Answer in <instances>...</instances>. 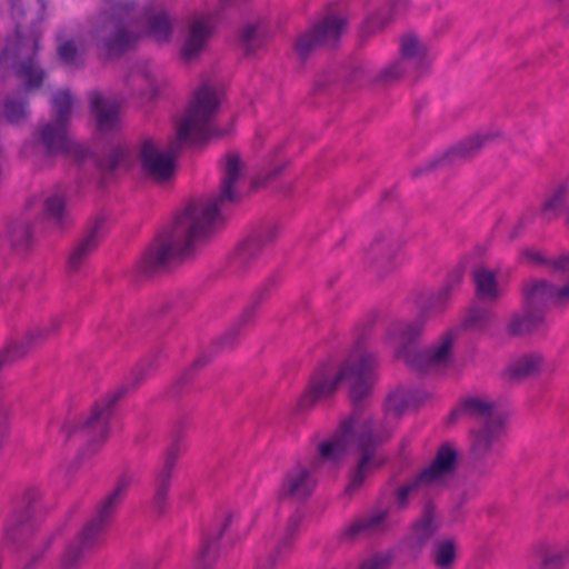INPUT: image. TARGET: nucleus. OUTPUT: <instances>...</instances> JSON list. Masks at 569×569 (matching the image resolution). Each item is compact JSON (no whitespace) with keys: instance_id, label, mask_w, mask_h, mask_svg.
I'll use <instances>...</instances> for the list:
<instances>
[{"instance_id":"50","label":"nucleus","mask_w":569,"mask_h":569,"mask_svg":"<svg viewBox=\"0 0 569 569\" xmlns=\"http://www.w3.org/2000/svg\"><path fill=\"white\" fill-rule=\"evenodd\" d=\"M57 330H58V327L54 325H51L48 327H36L26 333V336L23 337V340L32 349L34 345L46 340L51 335L56 333Z\"/></svg>"},{"instance_id":"20","label":"nucleus","mask_w":569,"mask_h":569,"mask_svg":"<svg viewBox=\"0 0 569 569\" xmlns=\"http://www.w3.org/2000/svg\"><path fill=\"white\" fill-rule=\"evenodd\" d=\"M303 513L297 509L289 517L286 528L276 541L274 546L266 555L257 559L254 569H274L281 559L288 555L298 535Z\"/></svg>"},{"instance_id":"18","label":"nucleus","mask_w":569,"mask_h":569,"mask_svg":"<svg viewBox=\"0 0 569 569\" xmlns=\"http://www.w3.org/2000/svg\"><path fill=\"white\" fill-rule=\"evenodd\" d=\"M496 137L497 134L491 131H481L471 134L449 149L441 158L430 160L425 166L416 168L413 170V176L418 177L425 172L431 171L445 162H453L459 159H470L477 156L481 149L490 143Z\"/></svg>"},{"instance_id":"13","label":"nucleus","mask_w":569,"mask_h":569,"mask_svg":"<svg viewBox=\"0 0 569 569\" xmlns=\"http://www.w3.org/2000/svg\"><path fill=\"white\" fill-rule=\"evenodd\" d=\"M502 423L482 425L471 431L470 459L472 462L471 476L485 477L492 469L489 460L499 452Z\"/></svg>"},{"instance_id":"51","label":"nucleus","mask_w":569,"mask_h":569,"mask_svg":"<svg viewBox=\"0 0 569 569\" xmlns=\"http://www.w3.org/2000/svg\"><path fill=\"white\" fill-rule=\"evenodd\" d=\"M183 451V447L179 440L172 442L166 450L163 465L160 468L162 471L173 473L176 463Z\"/></svg>"},{"instance_id":"1","label":"nucleus","mask_w":569,"mask_h":569,"mask_svg":"<svg viewBox=\"0 0 569 569\" xmlns=\"http://www.w3.org/2000/svg\"><path fill=\"white\" fill-rule=\"evenodd\" d=\"M376 356L358 340L338 371L323 363L310 376L305 392L298 400L297 410L305 412L317 402L331 398L342 381L350 382L351 416L341 421L332 438L318 447L319 456L298 459L282 475L277 497L280 501L306 502L316 491L322 461H339L355 448L361 458L346 488L347 493L358 490L370 472L383 463L378 448L391 437L382 423L363 413L376 381Z\"/></svg>"},{"instance_id":"38","label":"nucleus","mask_w":569,"mask_h":569,"mask_svg":"<svg viewBox=\"0 0 569 569\" xmlns=\"http://www.w3.org/2000/svg\"><path fill=\"white\" fill-rule=\"evenodd\" d=\"M51 103L54 113L53 120L68 126L73 104V97L70 91L67 89L57 91L52 96Z\"/></svg>"},{"instance_id":"61","label":"nucleus","mask_w":569,"mask_h":569,"mask_svg":"<svg viewBox=\"0 0 569 569\" xmlns=\"http://www.w3.org/2000/svg\"><path fill=\"white\" fill-rule=\"evenodd\" d=\"M293 317H297V318H306V317H310V316H313L311 312H310V303L308 300H301L299 301L296 307H295V311H293Z\"/></svg>"},{"instance_id":"16","label":"nucleus","mask_w":569,"mask_h":569,"mask_svg":"<svg viewBox=\"0 0 569 569\" xmlns=\"http://www.w3.org/2000/svg\"><path fill=\"white\" fill-rule=\"evenodd\" d=\"M278 234L279 227L277 224L269 223L263 226L237 247L230 258L229 266L237 270H250L260 258L262 251L276 241Z\"/></svg>"},{"instance_id":"30","label":"nucleus","mask_w":569,"mask_h":569,"mask_svg":"<svg viewBox=\"0 0 569 569\" xmlns=\"http://www.w3.org/2000/svg\"><path fill=\"white\" fill-rule=\"evenodd\" d=\"M569 180L558 182L549 188L545 200L541 204V216L545 220L551 221L559 216L566 213L569 209Z\"/></svg>"},{"instance_id":"48","label":"nucleus","mask_w":569,"mask_h":569,"mask_svg":"<svg viewBox=\"0 0 569 569\" xmlns=\"http://www.w3.org/2000/svg\"><path fill=\"white\" fill-rule=\"evenodd\" d=\"M128 151L121 146L113 147L101 161V168L107 173H112L127 158Z\"/></svg>"},{"instance_id":"43","label":"nucleus","mask_w":569,"mask_h":569,"mask_svg":"<svg viewBox=\"0 0 569 569\" xmlns=\"http://www.w3.org/2000/svg\"><path fill=\"white\" fill-rule=\"evenodd\" d=\"M469 263V258L465 257L458 261V263L448 272L445 284L441 287L447 295L451 298L453 297L455 291L460 287L463 281L467 268Z\"/></svg>"},{"instance_id":"32","label":"nucleus","mask_w":569,"mask_h":569,"mask_svg":"<svg viewBox=\"0 0 569 569\" xmlns=\"http://www.w3.org/2000/svg\"><path fill=\"white\" fill-rule=\"evenodd\" d=\"M411 70L399 57L386 63L376 73H368L367 78L375 84L389 87L400 82Z\"/></svg>"},{"instance_id":"56","label":"nucleus","mask_w":569,"mask_h":569,"mask_svg":"<svg viewBox=\"0 0 569 569\" xmlns=\"http://www.w3.org/2000/svg\"><path fill=\"white\" fill-rule=\"evenodd\" d=\"M493 317L492 310L480 302H473L468 308L465 320H488Z\"/></svg>"},{"instance_id":"54","label":"nucleus","mask_w":569,"mask_h":569,"mask_svg":"<svg viewBox=\"0 0 569 569\" xmlns=\"http://www.w3.org/2000/svg\"><path fill=\"white\" fill-rule=\"evenodd\" d=\"M51 541H52V537L43 538L37 546L31 558L26 563H23V566L20 569H36L38 563L40 562L44 551L49 549Z\"/></svg>"},{"instance_id":"59","label":"nucleus","mask_w":569,"mask_h":569,"mask_svg":"<svg viewBox=\"0 0 569 569\" xmlns=\"http://www.w3.org/2000/svg\"><path fill=\"white\" fill-rule=\"evenodd\" d=\"M389 560L385 557H372L366 559L359 566V569H388Z\"/></svg>"},{"instance_id":"55","label":"nucleus","mask_w":569,"mask_h":569,"mask_svg":"<svg viewBox=\"0 0 569 569\" xmlns=\"http://www.w3.org/2000/svg\"><path fill=\"white\" fill-rule=\"evenodd\" d=\"M522 257L528 263L548 270L551 256H547L545 252L539 250L527 249L522 252Z\"/></svg>"},{"instance_id":"40","label":"nucleus","mask_w":569,"mask_h":569,"mask_svg":"<svg viewBox=\"0 0 569 569\" xmlns=\"http://www.w3.org/2000/svg\"><path fill=\"white\" fill-rule=\"evenodd\" d=\"M31 351L30 346L23 340V338H12L4 347L0 350V356L3 358L6 363L10 367L17 362L23 360Z\"/></svg>"},{"instance_id":"60","label":"nucleus","mask_w":569,"mask_h":569,"mask_svg":"<svg viewBox=\"0 0 569 569\" xmlns=\"http://www.w3.org/2000/svg\"><path fill=\"white\" fill-rule=\"evenodd\" d=\"M284 166H286L284 163L277 164L273 169H271L266 174V177L263 179L260 178V177L256 178L253 180V186L254 187H260V186L264 184L268 180H271V179L276 178L278 174H280V172L282 171Z\"/></svg>"},{"instance_id":"5","label":"nucleus","mask_w":569,"mask_h":569,"mask_svg":"<svg viewBox=\"0 0 569 569\" xmlns=\"http://www.w3.org/2000/svg\"><path fill=\"white\" fill-rule=\"evenodd\" d=\"M422 322H397L390 332V339L397 346L398 356L413 370L421 373L441 372L453 365V345L460 335V328L446 331L431 347L421 351H411L422 333Z\"/></svg>"},{"instance_id":"27","label":"nucleus","mask_w":569,"mask_h":569,"mask_svg":"<svg viewBox=\"0 0 569 569\" xmlns=\"http://www.w3.org/2000/svg\"><path fill=\"white\" fill-rule=\"evenodd\" d=\"M90 101L98 129L103 132L117 130L120 126V104L99 92H93Z\"/></svg>"},{"instance_id":"34","label":"nucleus","mask_w":569,"mask_h":569,"mask_svg":"<svg viewBox=\"0 0 569 569\" xmlns=\"http://www.w3.org/2000/svg\"><path fill=\"white\" fill-rule=\"evenodd\" d=\"M173 473L159 470L153 479L152 503L159 515H163L168 506V496Z\"/></svg>"},{"instance_id":"7","label":"nucleus","mask_w":569,"mask_h":569,"mask_svg":"<svg viewBox=\"0 0 569 569\" xmlns=\"http://www.w3.org/2000/svg\"><path fill=\"white\" fill-rule=\"evenodd\" d=\"M11 14L16 21L17 61L12 64L14 76L23 83L27 91L39 89L44 80L46 72L40 67L36 54L39 50V32L34 22L39 20L38 13L33 17L20 8L19 0H10ZM28 6L42 11V0H27Z\"/></svg>"},{"instance_id":"23","label":"nucleus","mask_w":569,"mask_h":569,"mask_svg":"<svg viewBox=\"0 0 569 569\" xmlns=\"http://www.w3.org/2000/svg\"><path fill=\"white\" fill-rule=\"evenodd\" d=\"M106 233V219L97 217L91 222L86 236L74 246L69 259L68 268L70 271H78L98 248L101 239Z\"/></svg>"},{"instance_id":"63","label":"nucleus","mask_w":569,"mask_h":569,"mask_svg":"<svg viewBox=\"0 0 569 569\" xmlns=\"http://www.w3.org/2000/svg\"><path fill=\"white\" fill-rule=\"evenodd\" d=\"M553 2L556 3H559L560 6H562L565 9H568L569 10V0H552Z\"/></svg>"},{"instance_id":"3","label":"nucleus","mask_w":569,"mask_h":569,"mask_svg":"<svg viewBox=\"0 0 569 569\" xmlns=\"http://www.w3.org/2000/svg\"><path fill=\"white\" fill-rule=\"evenodd\" d=\"M148 36L158 43L169 42L172 20L166 11H141L132 0H118L98 12L89 23L90 44L107 54H120Z\"/></svg>"},{"instance_id":"4","label":"nucleus","mask_w":569,"mask_h":569,"mask_svg":"<svg viewBox=\"0 0 569 569\" xmlns=\"http://www.w3.org/2000/svg\"><path fill=\"white\" fill-rule=\"evenodd\" d=\"M219 103L216 90L207 83L201 86L194 92L184 116L178 123L177 138L168 150H161L152 139H146L141 143L139 161L142 172L152 180L164 182L173 176V157L182 144L220 136L214 127Z\"/></svg>"},{"instance_id":"24","label":"nucleus","mask_w":569,"mask_h":569,"mask_svg":"<svg viewBox=\"0 0 569 569\" xmlns=\"http://www.w3.org/2000/svg\"><path fill=\"white\" fill-rule=\"evenodd\" d=\"M233 515L223 513L217 519L202 538L201 546L197 556V565L200 569H209L219 556V539L229 529Z\"/></svg>"},{"instance_id":"57","label":"nucleus","mask_w":569,"mask_h":569,"mask_svg":"<svg viewBox=\"0 0 569 569\" xmlns=\"http://www.w3.org/2000/svg\"><path fill=\"white\" fill-rule=\"evenodd\" d=\"M406 408L407 401L401 393H393L388 397L386 409L389 415L392 413L398 417L405 411Z\"/></svg>"},{"instance_id":"53","label":"nucleus","mask_w":569,"mask_h":569,"mask_svg":"<svg viewBox=\"0 0 569 569\" xmlns=\"http://www.w3.org/2000/svg\"><path fill=\"white\" fill-rule=\"evenodd\" d=\"M548 271L552 274H569V252L551 256Z\"/></svg>"},{"instance_id":"21","label":"nucleus","mask_w":569,"mask_h":569,"mask_svg":"<svg viewBox=\"0 0 569 569\" xmlns=\"http://www.w3.org/2000/svg\"><path fill=\"white\" fill-rule=\"evenodd\" d=\"M398 57L417 77L429 72L432 66L428 46L413 33H406L400 38Z\"/></svg>"},{"instance_id":"9","label":"nucleus","mask_w":569,"mask_h":569,"mask_svg":"<svg viewBox=\"0 0 569 569\" xmlns=\"http://www.w3.org/2000/svg\"><path fill=\"white\" fill-rule=\"evenodd\" d=\"M128 388L122 386L117 390L106 395L98 400L91 410V413L80 423L67 421L61 431L66 435V441L71 438H79L87 441V448L81 451L90 455L97 452L100 446L107 440L109 435V422L113 415L116 403L123 398Z\"/></svg>"},{"instance_id":"62","label":"nucleus","mask_w":569,"mask_h":569,"mask_svg":"<svg viewBox=\"0 0 569 569\" xmlns=\"http://www.w3.org/2000/svg\"><path fill=\"white\" fill-rule=\"evenodd\" d=\"M385 317H387V315L382 310H376L375 313L372 315L373 319H379V318H385Z\"/></svg>"},{"instance_id":"31","label":"nucleus","mask_w":569,"mask_h":569,"mask_svg":"<svg viewBox=\"0 0 569 569\" xmlns=\"http://www.w3.org/2000/svg\"><path fill=\"white\" fill-rule=\"evenodd\" d=\"M542 360V357L538 353L523 355L507 366L502 377L511 382L535 377L541 370Z\"/></svg>"},{"instance_id":"10","label":"nucleus","mask_w":569,"mask_h":569,"mask_svg":"<svg viewBox=\"0 0 569 569\" xmlns=\"http://www.w3.org/2000/svg\"><path fill=\"white\" fill-rule=\"evenodd\" d=\"M403 246L405 240L400 229L391 224L380 227L365 249V262L379 277H386L401 266L400 251Z\"/></svg>"},{"instance_id":"44","label":"nucleus","mask_w":569,"mask_h":569,"mask_svg":"<svg viewBox=\"0 0 569 569\" xmlns=\"http://www.w3.org/2000/svg\"><path fill=\"white\" fill-rule=\"evenodd\" d=\"M264 32L261 26L248 24L241 32V44L247 53H251L261 47Z\"/></svg>"},{"instance_id":"8","label":"nucleus","mask_w":569,"mask_h":569,"mask_svg":"<svg viewBox=\"0 0 569 569\" xmlns=\"http://www.w3.org/2000/svg\"><path fill=\"white\" fill-rule=\"evenodd\" d=\"M457 451L449 445H442L433 461L411 481L400 486L395 493L398 511H405L410 503V497L437 496L446 486L450 475L457 467Z\"/></svg>"},{"instance_id":"37","label":"nucleus","mask_w":569,"mask_h":569,"mask_svg":"<svg viewBox=\"0 0 569 569\" xmlns=\"http://www.w3.org/2000/svg\"><path fill=\"white\" fill-rule=\"evenodd\" d=\"M506 333L511 338H542L547 328L545 322H506Z\"/></svg>"},{"instance_id":"49","label":"nucleus","mask_w":569,"mask_h":569,"mask_svg":"<svg viewBox=\"0 0 569 569\" xmlns=\"http://www.w3.org/2000/svg\"><path fill=\"white\" fill-rule=\"evenodd\" d=\"M216 356V352H204L202 355H200L193 362L192 365L190 366V368L184 371L182 373V376L179 378L178 382H177V387H179L180 385H183V383H187L189 382L194 372L204 368L208 363H210V361L213 359V357Z\"/></svg>"},{"instance_id":"45","label":"nucleus","mask_w":569,"mask_h":569,"mask_svg":"<svg viewBox=\"0 0 569 569\" xmlns=\"http://www.w3.org/2000/svg\"><path fill=\"white\" fill-rule=\"evenodd\" d=\"M44 213L57 224H62L66 218V201L60 194L49 196L44 201Z\"/></svg>"},{"instance_id":"2","label":"nucleus","mask_w":569,"mask_h":569,"mask_svg":"<svg viewBox=\"0 0 569 569\" xmlns=\"http://www.w3.org/2000/svg\"><path fill=\"white\" fill-rule=\"evenodd\" d=\"M246 176V164L236 152L226 154L222 161V177L217 196L201 198L187 206L172 226L162 231L150 244L138 262L143 273H153L171 263L190 260L197 242L206 238L221 219V210L238 202L242 193L240 183Z\"/></svg>"},{"instance_id":"26","label":"nucleus","mask_w":569,"mask_h":569,"mask_svg":"<svg viewBox=\"0 0 569 569\" xmlns=\"http://www.w3.org/2000/svg\"><path fill=\"white\" fill-rule=\"evenodd\" d=\"M459 415L479 420L482 425L502 423L501 416L497 412L496 403L483 397H469L465 399L461 407L450 415V419L455 420Z\"/></svg>"},{"instance_id":"14","label":"nucleus","mask_w":569,"mask_h":569,"mask_svg":"<svg viewBox=\"0 0 569 569\" xmlns=\"http://www.w3.org/2000/svg\"><path fill=\"white\" fill-rule=\"evenodd\" d=\"M347 20L342 17L329 16L312 30L302 33L296 41L295 50L301 60L309 57L320 47H333L345 30Z\"/></svg>"},{"instance_id":"25","label":"nucleus","mask_w":569,"mask_h":569,"mask_svg":"<svg viewBox=\"0 0 569 569\" xmlns=\"http://www.w3.org/2000/svg\"><path fill=\"white\" fill-rule=\"evenodd\" d=\"M475 295L482 302H497L505 295V288L498 279V272L487 266H478L472 272Z\"/></svg>"},{"instance_id":"47","label":"nucleus","mask_w":569,"mask_h":569,"mask_svg":"<svg viewBox=\"0 0 569 569\" xmlns=\"http://www.w3.org/2000/svg\"><path fill=\"white\" fill-rule=\"evenodd\" d=\"M181 309L182 308L173 299H163L152 306L150 317L179 318L182 316Z\"/></svg>"},{"instance_id":"41","label":"nucleus","mask_w":569,"mask_h":569,"mask_svg":"<svg viewBox=\"0 0 569 569\" xmlns=\"http://www.w3.org/2000/svg\"><path fill=\"white\" fill-rule=\"evenodd\" d=\"M540 553L547 569H562L569 562V549L563 546H547Z\"/></svg>"},{"instance_id":"52","label":"nucleus","mask_w":569,"mask_h":569,"mask_svg":"<svg viewBox=\"0 0 569 569\" xmlns=\"http://www.w3.org/2000/svg\"><path fill=\"white\" fill-rule=\"evenodd\" d=\"M158 359L153 357L143 361L132 373V383L133 386H138L142 382L150 373H152L158 368Z\"/></svg>"},{"instance_id":"58","label":"nucleus","mask_w":569,"mask_h":569,"mask_svg":"<svg viewBox=\"0 0 569 569\" xmlns=\"http://www.w3.org/2000/svg\"><path fill=\"white\" fill-rule=\"evenodd\" d=\"M240 330H241L240 327H234L230 331H228L226 335H223L221 338H219L214 342V346H216L217 350H223V349L232 348L237 343V341H238V337L240 335Z\"/></svg>"},{"instance_id":"12","label":"nucleus","mask_w":569,"mask_h":569,"mask_svg":"<svg viewBox=\"0 0 569 569\" xmlns=\"http://www.w3.org/2000/svg\"><path fill=\"white\" fill-rule=\"evenodd\" d=\"M523 307L531 317L569 305V281L557 286L548 280H531L522 288Z\"/></svg>"},{"instance_id":"42","label":"nucleus","mask_w":569,"mask_h":569,"mask_svg":"<svg viewBox=\"0 0 569 569\" xmlns=\"http://www.w3.org/2000/svg\"><path fill=\"white\" fill-rule=\"evenodd\" d=\"M456 560V545L449 539L435 545L433 561L440 569L450 568Z\"/></svg>"},{"instance_id":"6","label":"nucleus","mask_w":569,"mask_h":569,"mask_svg":"<svg viewBox=\"0 0 569 569\" xmlns=\"http://www.w3.org/2000/svg\"><path fill=\"white\" fill-rule=\"evenodd\" d=\"M131 482L130 475L120 476L114 488L97 505L93 516L67 546L61 557L63 569H78L84 558L100 546L103 533L111 523Z\"/></svg>"},{"instance_id":"36","label":"nucleus","mask_w":569,"mask_h":569,"mask_svg":"<svg viewBox=\"0 0 569 569\" xmlns=\"http://www.w3.org/2000/svg\"><path fill=\"white\" fill-rule=\"evenodd\" d=\"M27 97L18 93L6 97L3 101V113L8 122L19 123L29 117Z\"/></svg>"},{"instance_id":"17","label":"nucleus","mask_w":569,"mask_h":569,"mask_svg":"<svg viewBox=\"0 0 569 569\" xmlns=\"http://www.w3.org/2000/svg\"><path fill=\"white\" fill-rule=\"evenodd\" d=\"M33 141L41 146L48 156L74 152L79 158H84L88 152L86 148L70 141L68 126L54 120L40 124L33 133Z\"/></svg>"},{"instance_id":"39","label":"nucleus","mask_w":569,"mask_h":569,"mask_svg":"<svg viewBox=\"0 0 569 569\" xmlns=\"http://www.w3.org/2000/svg\"><path fill=\"white\" fill-rule=\"evenodd\" d=\"M277 284L274 278L268 279L257 291L253 293L248 306L244 309V317L249 320L258 317H262V302L269 296L272 288Z\"/></svg>"},{"instance_id":"35","label":"nucleus","mask_w":569,"mask_h":569,"mask_svg":"<svg viewBox=\"0 0 569 569\" xmlns=\"http://www.w3.org/2000/svg\"><path fill=\"white\" fill-rule=\"evenodd\" d=\"M9 242L17 252H24L32 244V232L27 221H16L8 230Z\"/></svg>"},{"instance_id":"11","label":"nucleus","mask_w":569,"mask_h":569,"mask_svg":"<svg viewBox=\"0 0 569 569\" xmlns=\"http://www.w3.org/2000/svg\"><path fill=\"white\" fill-rule=\"evenodd\" d=\"M41 493L36 488L27 489L7 520L6 538L14 545L31 540L39 527Z\"/></svg>"},{"instance_id":"46","label":"nucleus","mask_w":569,"mask_h":569,"mask_svg":"<svg viewBox=\"0 0 569 569\" xmlns=\"http://www.w3.org/2000/svg\"><path fill=\"white\" fill-rule=\"evenodd\" d=\"M59 59L68 67L79 68L82 64L81 53L73 40H66L58 46Z\"/></svg>"},{"instance_id":"15","label":"nucleus","mask_w":569,"mask_h":569,"mask_svg":"<svg viewBox=\"0 0 569 569\" xmlns=\"http://www.w3.org/2000/svg\"><path fill=\"white\" fill-rule=\"evenodd\" d=\"M397 523L391 518L389 508L373 510L351 521L341 531L340 540L351 543L362 538L382 536L391 531Z\"/></svg>"},{"instance_id":"64","label":"nucleus","mask_w":569,"mask_h":569,"mask_svg":"<svg viewBox=\"0 0 569 569\" xmlns=\"http://www.w3.org/2000/svg\"><path fill=\"white\" fill-rule=\"evenodd\" d=\"M563 223L567 228H569V209H567L566 213L563 214Z\"/></svg>"},{"instance_id":"33","label":"nucleus","mask_w":569,"mask_h":569,"mask_svg":"<svg viewBox=\"0 0 569 569\" xmlns=\"http://www.w3.org/2000/svg\"><path fill=\"white\" fill-rule=\"evenodd\" d=\"M127 86L133 93L152 99L158 92L156 74L147 67H138L130 72Z\"/></svg>"},{"instance_id":"22","label":"nucleus","mask_w":569,"mask_h":569,"mask_svg":"<svg viewBox=\"0 0 569 569\" xmlns=\"http://www.w3.org/2000/svg\"><path fill=\"white\" fill-rule=\"evenodd\" d=\"M423 503L419 518L412 523L409 546L412 549H422L440 529L435 496L421 497Z\"/></svg>"},{"instance_id":"29","label":"nucleus","mask_w":569,"mask_h":569,"mask_svg":"<svg viewBox=\"0 0 569 569\" xmlns=\"http://www.w3.org/2000/svg\"><path fill=\"white\" fill-rule=\"evenodd\" d=\"M405 4L406 0H391L369 12L361 26V34L363 37H370L381 32L393 21L398 8Z\"/></svg>"},{"instance_id":"28","label":"nucleus","mask_w":569,"mask_h":569,"mask_svg":"<svg viewBox=\"0 0 569 569\" xmlns=\"http://www.w3.org/2000/svg\"><path fill=\"white\" fill-rule=\"evenodd\" d=\"M451 299L452 298L441 288L435 291H416L410 298L419 313L425 318H437L443 316Z\"/></svg>"},{"instance_id":"19","label":"nucleus","mask_w":569,"mask_h":569,"mask_svg":"<svg viewBox=\"0 0 569 569\" xmlns=\"http://www.w3.org/2000/svg\"><path fill=\"white\" fill-rule=\"evenodd\" d=\"M214 22L216 18L212 13H200L190 19L188 32L181 47V56L184 60L191 61L204 50L213 31Z\"/></svg>"}]
</instances>
